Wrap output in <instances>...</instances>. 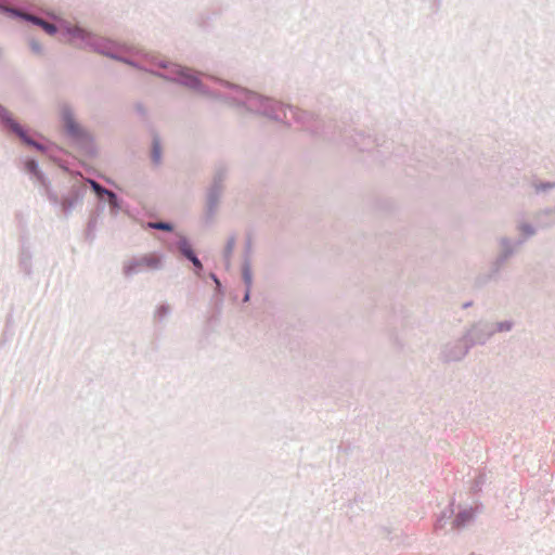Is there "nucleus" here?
Listing matches in <instances>:
<instances>
[{
	"label": "nucleus",
	"instance_id": "39448f33",
	"mask_svg": "<svg viewBox=\"0 0 555 555\" xmlns=\"http://www.w3.org/2000/svg\"><path fill=\"white\" fill-rule=\"evenodd\" d=\"M166 256L162 251H151L133 256L122 263L121 272L126 279L143 272H155L165 267Z\"/></svg>",
	"mask_w": 555,
	"mask_h": 555
},
{
	"label": "nucleus",
	"instance_id": "0eeeda50",
	"mask_svg": "<svg viewBox=\"0 0 555 555\" xmlns=\"http://www.w3.org/2000/svg\"><path fill=\"white\" fill-rule=\"evenodd\" d=\"M251 236L248 234L245 240L243 259L241 264V278L244 284V294L242 302L250 301L254 275L251 270L250 253H251Z\"/></svg>",
	"mask_w": 555,
	"mask_h": 555
},
{
	"label": "nucleus",
	"instance_id": "aec40b11",
	"mask_svg": "<svg viewBox=\"0 0 555 555\" xmlns=\"http://www.w3.org/2000/svg\"><path fill=\"white\" fill-rule=\"evenodd\" d=\"M487 481V475L485 470H479L475 478L472 480L470 487H469V494L473 498L479 496V494L482 492V488Z\"/></svg>",
	"mask_w": 555,
	"mask_h": 555
},
{
	"label": "nucleus",
	"instance_id": "f3484780",
	"mask_svg": "<svg viewBox=\"0 0 555 555\" xmlns=\"http://www.w3.org/2000/svg\"><path fill=\"white\" fill-rule=\"evenodd\" d=\"M150 158L154 166H159L163 162V145L159 134L152 131V141L150 147Z\"/></svg>",
	"mask_w": 555,
	"mask_h": 555
},
{
	"label": "nucleus",
	"instance_id": "c03bdc74",
	"mask_svg": "<svg viewBox=\"0 0 555 555\" xmlns=\"http://www.w3.org/2000/svg\"><path fill=\"white\" fill-rule=\"evenodd\" d=\"M447 521L441 520V518L437 517V520L435 522V531H439L444 528Z\"/></svg>",
	"mask_w": 555,
	"mask_h": 555
},
{
	"label": "nucleus",
	"instance_id": "a211bd4d",
	"mask_svg": "<svg viewBox=\"0 0 555 555\" xmlns=\"http://www.w3.org/2000/svg\"><path fill=\"white\" fill-rule=\"evenodd\" d=\"M172 313V307L169 302L163 301L158 304L153 311V322L159 324L164 322Z\"/></svg>",
	"mask_w": 555,
	"mask_h": 555
},
{
	"label": "nucleus",
	"instance_id": "ddd939ff",
	"mask_svg": "<svg viewBox=\"0 0 555 555\" xmlns=\"http://www.w3.org/2000/svg\"><path fill=\"white\" fill-rule=\"evenodd\" d=\"M475 513L473 506L457 505V513L454 514V518L451 520L453 530H462L468 525L475 521Z\"/></svg>",
	"mask_w": 555,
	"mask_h": 555
},
{
	"label": "nucleus",
	"instance_id": "5701e85b",
	"mask_svg": "<svg viewBox=\"0 0 555 555\" xmlns=\"http://www.w3.org/2000/svg\"><path fill=\"white\" fill-rule=\"evenodd\" d=\"M518 230L520 231L521 238L516 240V245H521L526 240L533 236L537 232L535 228L529 222H521L518 225Z\"/></svg>",
	"mask_w": 555,
	"mask_h": 555
},
{
	"label": "nucleus",
	"instance_id": "473e14b6",
	"mask_svg": "<svg viewBox=\"0 0 555 555\" xmlns=\"http://www.w3.org/2000/svg\"><path fill=\"white\" fill-rule=\"evenodd\" d=\"M491 327L493 335L496 332H509L514 327V322L512 320H504L496 323H491Z\"/></svg>",
	"mask_w": 555,
	"mask_h": 555
},
{
	"label": "nucleus",
	"instance_id": "9b49d317",
	"mask_svg": "<svg viewBox=\"0 0 555 555\" xmlns=\"http://www.w3.org/2000/svg\"><path fill=\"white\" fill-rule=\"evenodd\" d=\"M222 190L217 188L208 186L206 192V204H205V214H204V222L206 224L210 223L216 216L218 205L220 202Z\"/></svg>",
	"mask_w": 555,
	"mask_h": 555
},
{
	"label": "nucleus",
	"instance_id": "393cba45",
	"mask_svg": "<svg viewBox=\"0 0 555 555\" xmlns=\"http://www.w3.org/2000/svg\"><path fill=\"white\" fill-rule=\"evenodd\" d=\"M144 229L162 230L166 232H173L175 224L170 221H147L143 225Z\"/></svg>",
	"mask_w": 555,
	"mask_h": 555
},
{
	"label": "nucleus",
	"instance_id": "dca6fc26",
	"mask_svg": "<svg viewBox=\"0 0 555 555\" xmlns=\"http://www.w3.org/2000/svg\"><path fill=\"white\" fill-rule=\"evenodd\" d=\"M18 267L21 271L26 275L30 276L33 273V254L30 248L25 244H22L18 256Z\"/></svg>",
	"mask_w": 555,
	"mask_h": 555
},
{
	"label": "nucleus",
	"instance_id": "37998d69",
	"mask_svg": "<svg viewBox=\"0 0 555 555\" xmlns=\"http://www.w3.org/2000/svg\"><path fill=\"white\" fill-rule=\"evenodd\" d=\"M208 278L215 284V286H217V285L222 283L220 281L219 276L215 272H209L208 273Z\"/></svg>",
	"mask_w": 555,
	"mask_h": 555
},
{
	"label": "nucleus",
	"instance_id": "7c9ffc66",
	"mask_svg": "<svg viewBox=\"0 0 555 555\" xmlns=\"http://www.w3.org/2000/svg\"><path fill=\"white\" fill-rule=\"evenodd\" d=\"M454 514H455V499L452 498L449 502V504L446 506V508L443 511H441V513L439 514V518H441V520L443 521H449L451 519L454 518Z\"/></svg>",
	"mask_w": 555,
	"mask_h": 555
},
{
	"label": "nucleus",
	"instance_id": "bb28decb",
	"mask_svg": "<svg viewBox=\"0 0 555 555\" xmlns=\"http://www.w3.org/2000/svg\"><path fill=\"white\" fill-rule=\"evenodd\" d=\"M553 215V208L551 207H545L541 210H539L535 216H534V220L535 222L541 225V227H548L551 225L553 222H548V221H544V219H547V218H551Z\"/></svg>",
	"mask_w": 555,
	"mask_h": 555
},
{
	"label": "nucleus",
	"instance_id": "9d476101",
	"mask_svg": "<svg viewBox=\"0 0 555 555\" xmlns=\"http://www.w3.org/2000/svg\"><path fill=\"white\" fill-rule=\"evenodd\" d=\"M508 259L509 258H507V256L500 250V254L492 261V263H490L489 271L476 278V285L481 287L491 281H496L500 276L501 270Z\"/></svg>",
	"mask_w": 555,
	"mask_h": 555
},
{
	"label": "nucleus",
	"instance_id": "f03ea898",
	"mask_svg": "<svg viewBox=\"0 0 555 555\" xmlns=\"http://www.w3.org/2000/svg\"><path fill=\"white\" fill-rule=\"evenodd\" d=\"M23 170L31 180L38 183L42 189L44 196L49 203L56 208L65 219H67L73 209L82 204L87 194V186L81 183L72 184L66 192L59 194L52 189L51 182L47 175L41 170L39 162L34 156L21 158Z\"/></svg>",
	"mask_w": 555,
	"mask_h": 555
},
{
	"label": "nucleus",
	"instance_id": "4be33fe9",
	"mask_svg": "<svg viewBox=\"0 0 555 555\" xmlns=\"http://www.w3.org/2000/svg\"><path fill=\"white\" fill-rule=\"evenodd\" d=\"M222 13V9L220 7L211 9V13H202L198 17V26L203 29H208L210 25V21L214 17L219 16Z\"/></svg>",
	"mask_w": 555,
	"mask_h": 555
},
{
	"label": "nucleus",
	"instance_id": "ea45409f",
	"mask_svg": "<svg viewBox=\"0 0 555 555\" xmlns=\"http://www.w3.org/2000/svg\"><path fill=\"white\" fill-rule=\"evenodd\" d=\"M221 314V307L215 306L214 312L207 318V326H212L218 323Z\"/></svg>",
	"mask_w": 555,
	"mask_h": 555
},
{
	"label": "nucleus",
	"instance_id": "4c0bfd02",
	"mask_svg": "<svg viewBox=\"0 0 555 555\" xmlns=\"http://www.w3.org/2000/svg\"><path fill=\"white\" fill-rule=\"evenodd\" d=\"M106 207V202L104 199H99L95 207L90 211V216L101 218V215L104 212Z\"/></svg>",
	"mask_w": 555,
	"mask_h": 555
},
{
	"label": "nucleus",
	"instance_id": "6e6552de",
	"mask_svg": "<svg viewBox=\"0 0 555 555\" xmlns=\"http://www.w3.org/2000/svg\"><path fill=\"white\" fill-rule=\"evenodd\" d=\"M473 348V344L463 334L459 339L447 344L442 351L441 357L444 362L461 361Z\"/></svg>",
	"mask_w": 555,
	"mask_h": 555
},
{
	"label": "nucleus",
	"instance_id": "f8f14e48",
	"mask_svg": "<svg viewBox=\"0 0 555 555\" xmlns=\"http://www.w3.org/2000/svg\"><path fill=\"white\" fill-rule=\"evenodd\" d=\"M178 248L183 258L186 259L188 261L197 256V253L194 249L191 240L182 233H177V240L172 241L169 244V249L172 253H175Z\"/></svg>",
	"mask_w": 555,
	"mask_h": 555
},
{
	"label": "nucleus",
	"instance_id": "6ab92c4d",
	"mask_svg": "<svg viewBox=\"0 0 555 555\" xmlns=\"http://www.w3.org/2000/svg\"><path fill=\"white\" fill-rule=\"evenodd\" d=\"M228 176V168L224 164H218L215 167L212 180L210 183V188H217L219 190H223V182Z\"/></svg>",
	"mask_w": 555,
	"mask_h": 555
},
{
	"label": "nucleus",
	"instance_id": "c9c22d12",
	"mask_svg": "<svg viewBox=\"0 0 555 555\" xmlns=\"http://www.w3.org/2000/svg\"><path fill=\"white\" fill-rule=\"evenodd\" d=\"M428 4L430 15H437L442 7V0H421Z\"/></svg>",
	"mask_w": 555,
	"mask_h": 555
},
{
	"label": "nucleus",
	"instance_id": "423d86ee",
	"mask_svg": "<svg viewBox=\"0 0 555 555\" xmlns=\"http://www.w3.org/2000/svg\"><path fill=\"white\" fill-rule=\"evenodd\" d=\"M0 126L2 131L8 134H15L21 142L38 152H46L48 146L44 143L36 141L29 135L30 129L23 126L14 115L3 105L0 104Z\"/></svg>",
	"mask_w": 555,
	"mask_h": 555
},
{
	"label": "nucleus",
	"instance_id": "20e7f679",
	"mask_svg": "<svg viewBox=\"0 0 555 555\" xmlns=\"http://www.w3.org/2000/svg\"><path fill=\"white\" fill-rule=\"evenodd\" d=\"M59 118L64 134L85 156L93 158L98 155L94 135L75 118V112L68 103L60 106Z\"/></svg>",
	"mask_w": 555,
	"mask_h": 555
},
{
	"label": "nucleus",
	"instance_id": "f257e3e1",
	"mask_svg": "<svg viewBox=\"0 0 555 555\" xmlns=\"http://www.w3.org/2000/svg\"><path fill=\"white\" fill-rule=\"evenodd\" d=\"M49 17L54 23L46 21L41 28L49 36L60 34L69 44L78 49L90 50L137 70L182 86L201 95L223 100L251 114L268 118V95L228 81L222 82L224 91L214 90L205 85L193 69L185 65L160 57L154 52L99 36L81 25H73L54 12H49Z\"/></svg>",
	"mask_w": 555,
	"mask_h": 555
},
{
	"label": "nucleus",
	"instance_id": "a878e982",
	"mask_svg": "<svg viewBox=\"0 0 555 555\" xmlns=\"http://www.w3.org/2000/svg\"><path fill=\"white\" fill-rule=\"evenodd\" d=\"M108 198L111 199V203H109V214L113 217H116L119 214V211L122 209L124 199L118 194H116L115 192H112L109 194Z\"/></svg>",
	"mask_w": 555,
	"mask_h": 555
},
{
	"label": "nucleus",
	"instance_id": "b1692460",
	"mask_svg": "<svg viewBox=\"0 0 555 555\" xmlns=\"http://www.w3.org/2000/svg\"><path fill=\"white\" fill-rule=\"evenodd\" d=\"M0 14H3L12 20L22 22H24L26 15V13H24L23 11L12 7H7L2 3H0Z\"/></svg>",
	"mask_w": 555,
	"mask_h": 555
},
{
	"label": "nucleus",
	"instance_id": "cd10ccee",
	"mask_svg": "<svg viewBox=\"0 0 555 555\" xmlns=\"http://www.w3.org/2000/svg\"><path fill=\"white\" fill-rule=\"evenodd\" d=\"M500 244H501V251L503 254H505L507 256V258H511L515 253V248L519 246V245H516V241L513 242L508 237H502Z\"/></svg>",
	"mask_w": 555,
	"mask_h": 555
},
{
	"label": "nucleus",
	"instance_id": "c756f323",
	"mask_svg": "<svg viewBox=\"0 0 555 555\" xmlns=\"http://www.w3.org/2000/svg\"><path fill=\"white\" fill-rule=\"evenodd\" d=\"M86 182L90 185L91 191L96 195H105L108 197L109 194L113 192L93 179L88 178L86 179Z\"/></svg>",
	"mask_w": 555,
	"mask_h": 555
},
{
	"label": "nucleus",
	"instance_id": "a19ab883",
	"mask_svg": "<svg viewBox=\"0 0 555 555\" xmlns=\"http://www.w3.org/2000/svg\"><path fill=\"white\" fill-rule=\"evenodd\" d=\"M134 111L143 119L147 118V109L141 102L134 104Z\"/></svg>",
	"mask_w": 555,
	"mask_h": 555
},
{
	"label": "nucleus",
	"instance_id": "c85d7f7f",
	"mask_svg": "<svg viewBox=\"0 0 555 555\" xmlns=\"http://www.w3.org/2000/svg\"><path fill=\"white\" fill-rule=\"evenodd\" d=\"M532 188L537 194L544 193L555 189V181L534 180Z\"/></svg>",
	"mask_w": 555,
	"mask_h": 555
},
{
	"label": "nucleus",
	"instance_id": "49530a36",
	"mask_svg": "<svg viewBox=\"0 0 555 555\" xmlns=\"http://www.w3.org/2000/svg\"><path fill=\"white\" fill-rule=\"evenodd\" d=\"M12 320H13V317H12V314L10 313V314L7 317V324H5V326H7V327L12 323Z\"/></svg>",
	"mask_w": 555,
	"mask_h": 555
},
{
	"label": "nucleus",
	"instance_id": "72a5a7b5",
	"mask_svg": "<svg viewBox=\"0 0 555 555\" xmlns=\"http://www.w3.org/2000/svg\"><path fill=\"white\" fill-rule=\"evenodd\" d=\"M224 296H225V287L223 286V284H219L217 286H215V289H214V295H212V299L215 300V306H222L223 304V300H224Z\"/></svg>",
	"mask_w": 555,
	"mask_h": 555
},
{
	"label": "nucleus",
	"instance_id": "2eb2a0df",
	"mask_svg": "<svg viewBox=\"0 0 555 555\" xmlns=\"http://www.w3.org/2000/svg\"><path fill=\"white\" fill-rule=\"evenodd\" d=\"M49 144L56 149L57 153L60 154L59 157L55 159L59 167L64 171L73 176H79L80 172L76 171L72 168L73 162L76 160V157L73 156L70 153L65 151L62 147L56 146L55 144L49 142Z\"/></svg>",
	"mask_w": 555,
	"mask_h": 555
},
{
	"label": "nucleus",
	"instance_id": "1a4fd4ad",
	"mask_svg": "<svg viewBox=\"0 0 555 555\" xmlns=\"http://www.w3.org/2000/svg\"><path fill=\"white\" fill-rule=\"evenodd\" d=\"M464 335L469 339V343L473 344V347L475 345H485L493 336L491 323L482 321L476 322Z\"/></svg>",
	"mask_w": 555,
	"mask_h": 555
},
{
	"label": "nucleus",
	"instance_id": "412c9836",
	"mask_svg": "<svg viewBox=\"0 0 555 555\" xmlns=\"http://www.w3.org/2000/svg\"><path fill=\"white\" fill-rule=\"evenodd\" d=\"M99 220H100L99 218L92 217L90 215L88 217V221H87L86 229L83 232V237H85V241L89 245H92L96 237V227H98Z\"/></svg>",
	"mask_w": 555,
	"mask_h": 555
},
{
	"label": "nucleus",
	"instance_id": "e433bc0d",
	"mask_svg": "<svg viewBox=\"0 0 555 555\" xmlns=\"http://www.w3.org/2000/svg\"><path fill=\"white\" fill-rule=\"evenodd\" d=\"M28 44L34 54L43 55V46L37 39L30 38Z\"/></svg>",
	"mask_w": 555,
	"mask_h": 555
},
{
	"label": "nucleus",
	"instance_id": "a18cd8bd",
	"mask_svg": "<svg viewBox=\"0 0 555 555\" xmlns=\"http://www.w3.org/2000/svg\"><path fill=\"white\" fill-rule=\"evenodd\" d=\"M472 306H473V301H472V300H469V301L464 302V304L462 305V308H463V309H467V308H469V307H472Z\"/></svg>",
	"mask_w": 555,
	"mask_h": 555
},
{
	"label": "nucleus",
	"instance_id": "f704fd0d",
	"mask_svg": "<svg viewBox=\"0 0 555 555\" xmlns=\"http://www.w3.org/2000/svg\"><path fill=\"white\" fill-rule=\"evenodd\" d=\"M190 262L193 266L194 273L198 278H203L204 273H205V268H204V264H203L202 260L199 259L198 255L195 258L191 259Z\"/></svg>",
	"mask_w": 555,
	"mask_h": 555
},
{
	"label": "nucleus",
	"instance_id": "7ed1b4c3",
	"mask_svg": "<svg viewBox=\"0 0 555 555\" xmlns=\"http://www.w3.org/2000/svg\"><path fill=\"white\" fill-rule=\"evenodd\" d=\"M59 118L64 134L85 156L93 158L98 155L94 135L75 118V112L68 103L60 106Z\"/></svg>",
	"mask_w": 555,
	"mask_h": 555
},
{
	"label": "nucleus",
	"instance_id": "79ce46f5",
	"mask_svg": "<svg viewBox=\"0 0 555 555\" xmlns=\"http://www.w3.org/2000/svg\"><path fill=\"white\" fill-rule=\"evenodd\" d=\"M472 506L474 507L475 517L485 509V505L480 500H475Z\"/></svg>",
	"mask_w": 555,
	"mask_h": 555
},
{
	"label": "nucleus",
	"instance_id": "4468645a",
	"mask_svg": "<svg viewBox=\"0 0 555 555\" xmlns=\"http://www.w3.org/2000/svg\"><path fill=\"white\" fill-rule=\"evenodd\" d=\"M532 282L541 287L555 285V264L550 263L545 267L533 270Z\"/></svg>",
	"mask_w": 555,
	"mask_h": 555
},
{
	"label": "nucleus",
	"instance_id": "de8ad7c7",
	"mask_svg": "<svg viewBox=\"0 0 555 555\" xmlns=\"http://www.w3.org/2000/svg\"><path fill=\"white\" fill-rule=\"evenodd\" d=\"M34 134L41 138L42 140H46V138L37 131H34Z\"/></svg>",
	"mask_w": 555,
	"mask_h": 555
},
{
	"label": "nucleus",
	"instance_id": "58836bf2",
	"mask_svg": "<svg viewBox=\"0 0 555 555\" xmlns=\"http://www.w3.org/2000/svg\"><path fill=\"white\" fill-rule=\"evenodd\" d=\"M24 22L42 28L46 21L37 15L26 13Z\"/></svg>",
	"mask_w": 555,
	"mask_h": 555
},
{
	"label": "nucleus",
	"instance_id": "2f4dec72",
	"mask_svg": "<svg viewBox=\"0 0 555 555\" xmlns=\"http://www.w3.org/2000/svg\"><path fill=\"white\" fill-rule=\"evenodd\" d=\"M235 235H230L225 242L222 256L227 263H229L230 258L233 254L234 247H235Z\"/></svg>",
	"mask_w": 555,
	"mask_h": 555
}]
</instances>
